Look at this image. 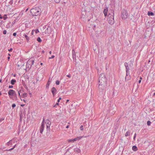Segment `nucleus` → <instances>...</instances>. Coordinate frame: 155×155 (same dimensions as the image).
Segmentation results:
<instances>
[{
  "mask_svg": "<svg viewBox=\"0 0 155 155\" xmlns=\"http://www.w3.org/2000/svg\"><path fill=\"white\" fill-rule=\"evenodd\" d=\"M114 11L113 10H109L108 15L109 17L108 19V23L111 25L113 24L114 22Z\"/></svg>",
  "mask_w": 155,
  "mask_h": 155,
  "instance_id": "1",
  "label": "nucleus"
},
{
  "mask_svg": "<svg viewBox=\"0 0 155 155\" xmlns=\"http://www.w3.org/2000/svg\"><path fill=\"white\" fill-rule=\"evenodd\" d=\"M41 12V9L38 7H35L31 10V13L33 16H39Z\"/></svg>",
  "mask_w": 155,
  "mask_h": 155,
  "instance_id": "2",
  "label": "nucleus"
},
{
  "mask_svg": "<svg viewBox=\"0 0 155 155\" xmlns=\"http://www.w3.org/2000/svg\"><path fill=\"white\" fill-rule=\"evenodd\" d=\"M107 79L105 77V74L103 73L101 74L99 78V83L101 84H106Z\"/></svg>",
  "mask_w": 155,
  "mask_h": 155,
  "instance_id": "3",
  "label": "nucleus"
},
{
  "mask_svg": "<svg viewBox=\"0 0 155 155\" xmlns=\"http://www.w3.org/2000/svg\"><path fill=\"white\" fill-rule=\"evenodd\" d=\"M99 89L100 92H105V89L106 86V84L104 85V84H101L99 83Z\"/></svg>",
  "mask_w": 155,
  "mask_h": 155,
  "instance_id": "4",
  "label": "nucleus"
},
{
  "mask_svg": "<svg viewBox=\"0 0 155 155\" xmlns=\"http://www.w3.org/2000/svg\"><path fill=\"white\" fill-rule=\"evenodd\" d=\"M93 29L95 31L97 37H98L99 36V34H101V32H102V31L101 30L100 28L98 27H96V26L95 25L94 26Z\"/></svg>",
  "mask_w": 155,
  "mask_h": 155,
  "instance_id": "5",
  "label": "nucleus"
},
{
  "mask_svg": "<svg viewBox=\"0 0 155 155\" xmlns=\"http://www.w3.org/2000/svg\"><path fill=\"white\" fill-rule=\"evenodd\" d=\"M34 60L31 59H29L27 62L26 67V68L30 69L32 65L34 64Z\"/></svg>",
  "mask_w": 155,
  "mask_h": 155,
  "instance_id": "6",
  "label": "nucleus"
},
{
  "mask_svg": "<svg viewBox=\"0 0 155 155\" xmlns=\"http://www.w3.org/2000/svg\"><path fill=\"white\" fill-rule=\"evenodd\" d=\"M122 18L123 19H126L128 17V13L127 11L124 9L122 10L121 15Z\"/></svg>",
  "mask_w": 155,
  "mask_h": 155,
  "instance_id": "7",
  "label": "nucleus"
},
{
  "mask_svg": "<svg viewBox=\"0 0 155 155\" xmlns=\"http://www.w3.org/2000/svg\"><path fill=\"white\" fill-rule=\"evenodd\" d=\"M17 91H18V95L19 97H21V95H20L21 93H22L24 91V89L22 86L18 88L17 89Z\"/></svg>",
  "mask_w": 155,
  "mask_h": 155,
  "instance_id": "8",
  "label": "nucleus"
},
{
  "mask_svg": "<svg viewBox=\"0 0 155 155\" xmlns=\"http://www.w3.org/2000/svg\"><path fill=\"white\" fill-rule=\"evenodd\" d=\"M45 120L43 118V120L41 123V126L40 127V133L41 134H42V132L44 130V129L45 127Z\"/></svg>",
  "mask_w": 155,
  "mask_h": 155,
  "instance_id": "9",
  "label": "nucleus"
},
{
  "mask_svg": "<svg viewBox=\"0 0 155 155\" xmlns=\"http://www.w3.org/2000/svg\"><path fill=\"white\" fill-rule=\"evenodd\" d=\"M45 123L46 124L47 130H50V127L51 124L50 121L48 119L46 120Z\"/></svg>",
  "mask_w": 155,
  "mask_h": 155,
  "instance_id": "10",
  "label": "nucleus"
},
{
  "mask_svg": "<svg viewBox=\"0 0 155 155\" xmlns=\"http://www.w3.org/2000/svg\"><path fill=\"white\" fill-rule=\"evenodd\" d=\"M124 66H125V68H126V73L129 72V70H130V68H129V66L128 65L127 63L125 62L124 63Z\"/></svg>",
  "mask_w": 155,
  "mask_h": 155,
  "instance_id": "11",
  "label": "nucleus"
},
{
  "mask_svg": "<svg viewBox=\"0 0 155 155\" xmlns=\"http://www.w3.org/2000/svg\"><path fill=\"white\" fill-rule=\"evenodd\" d=\"M108 11V8L106 7L104 8L103 11V13L104 14V16L106 17L107 15V12Z\"/></svg>",
  "mask_w": 155,
  "mask_h": 155,
  "instance_id": "12",
  "label": "nucleus"
},
{
  "mask_svg": "<svg viewBox=\"0 0 155 155\" xmlns=\"http://www.w3.org/2000/svg\"><path fill=\"white\" fill-rule=\"evenodd\" d=\"M14 94H15V91L13 90H10L8 92L9 96H13Z\"/></svg>",
  "mask_w": 155,
  "mask_h": 155,
  "instance_id": "13",
  "label": "nucleus"
},
{
  "mask_svg": "<svg viewBox=\"0 0 155 155\" xmlns=\"http://www.w3.org/2000/svg\"><path fill=\"white\" fill-rule=\"evenodd\" d=\"M80 138H79V137H78L76 138H74L73 139H69L68 140V142H74L75 141H76L77 140H79Z\"/></svg>",
  "mask_w": 155,
  "mask_h": 155,
  "instance_id": "14",
  "label": "nucleus"
},
{
  "mask_svg": "<svg viewBox=\"0 0 155 155\" xmlns=\"http://www.w3.org/2000/svg\"><path fill=\"white\" fill-rule=\"evenodd\" d=\"M129 74V72L126 73V75L125 78V81H127L130 79L131 77Z\"/></svg>",
  "mask_w": 155,
  "mask_h": 155,
  "instance_id": "15",
  "label": "nucleus"
},
{
  "mask_svg": "<svg viewBox=\"0 0 155 155\" xmlns=\"http://www.w3.org/2000/svg\"><path fill=\"white\" fill-rule=\"evenodd\" d=\"M51 91L53 95V96H54V95L56 94V92H57V90L56 88L54 87H53L51 89Z\"/></svg>",
  "mask_w": 155,
  "mask_h": 155,
  "instance_id": "16",
  "label": "nucleus"
},
{
  "mask_svg": "<svg viewBox=\"0 0 155 155\" xmlns=\"http://www.w3.org/2000/svg\"><path fill=\"white\" fill-rule=\"evenodd\" d=\"M51 80V79L50 78H49L48 80V81L46 84V87H49Z\"/></svg>",
  "mask_w": 155,
  "mask_h": 155,
  "instance_id": "17",
  "label": "nucleus"
},
{
  "mask_svg": "<svg viewBox=\"0 0 155 155\" xmlns=\"http://www.w3.org/2000/svg\"><path fill=\"white\" fill-rule=\"evenodd\" d=\"M12 140H10L9 142H8L6 143V145L8 146L12 145Z\"/></svg>",
  "mask_w": 155,
  "mask_h": 155,
  "instance_id": "18",
  "label": "nucleus"
},
{
  "mask_svg": "<svg viewBox=\"0 0 155 155\" xmlns=\"http://www.w3.org/2000/svg\"><path fill=\"white\" fill-rule=\"evenodd\" d=\"M72 56L73 59L75 58H76V54H75V51L74 50H72Z\"/></svg>",
  "mask_w": 155,
  "mask_h": 155,
  "instance_id": "19",
  "label": "nucleus"
},
{
  "mask_svg": "<svg viewBox=\"0 0 155 155\" xmlns=\"http://www.w3.org/2000/svg\"><path fill=\"white\" fill-rule=\"evenodd\" d=\"M132 149L134 151H136L137 150V147L136 146H134L132 147Z\"/></svg>",
  "mask_w": 155,
  "mask_h": 155,
  "instance_id": "20",
  "label": "nucleus"
},
{
  "mask_svg": "<svg viewBox=\"0 0 155 155\" xmlns=\"http://www.w3.org/2000/svg\"><path fill=\"white\" fill-rule=\"evenodd\" d=\"M16 82V81L14 79H12L11 81V84L12 85H14Z\"/></svg>",
  "mask_w": 155,
  "mask_h": 155,
  "instance_id": "21",
  "label": "nucleus"
},
{
  "mask_svg": "<svg viewBox=\"0 0 155 155\" xmlns=\"http://www.w3.org/2000/svg\"><path fill=\"white\" fill-rule=\"evenodd\" d=\"M148 16H153L154 15V14L153 13V12H150V11H149V12H148Z\"/></svg>",
  "mask_w": 155,
  "mask_h": 155,
  "instance_id": "22",
  "label": "nucleus"
},
{
  "mask_svg": "<svg viewBox=\"0 0 155 155\" xmlns=\"http://www.w3.org/2000/svg\"><path fill=\"white\" fill-rule=\"evenodd\" d=\"M22 95L23 98L26 97L27 96L28 94L26 93H24L22 94L21 95Z\"/></svg>",
  "mask_w": 155,
  "mask_h": 155,
  "instance_id": "23",
  "label": "nucleus"
},
{
  "mask_svg": "<svg viewBox=\"0 0 155 155\" xmlns=\"http://www.w3.org/2000/svg\"><path fill=\"white\" fill-rule=\"evenodd\" d=\"M130 134V131L128 130L127 132H126L125 136L126 137H127L129 136Z\"/></svg>",
  "mask_w": 155,
  "mask_h": 155,
  "instance_id": "24",
  "label": "nucleus"
},
{
  "mask_svg": "<svg viewBox=\"0 0 155 155\" xmlns=\"http://www.w3.org/2000/svg\"><path fill=\"white\" fill-rule=\"evenodd\" d=\"M23 36L26 38L27 41H28L29 40V38L25 34H24L23 35Z\"/></svg>",
  "mask_w": 155,
  "mask_h": 155,
  "instance_id": "25",
  "label": "nucleus"
},
{
  "mask_svg": "<svg viewBox=\"0 0 155 155\" xmlns=\"http://www.w3.org/2000/svg\"><path fill=\"white\" fill-rule=\"evenodd\" d=\"M16 146V144L13 147H12V148H11V149H9V150H6V151H10V150H12Z\"/></svg>",
  "mask_w": 155,
  "mask_h": 155,
  "instance_id": "26",
  "label": "nucleus"
},
{
  "mask_svg": "<svg viewBox=\"0 0 155 155\" xmlns=\"http://www.w3.org/2000/svg\"><path fill=\"white\" fill-rule=\"evenodd\" d=\"M37 41L39 42H41V40L40 37H38L37 38Z\"/></svg>",
  "mask_w": 155,
  "mask_h": 155,
  "instance_id": "27",
  "label": "nucleus"
},
{
  "mask_svg": "<svg viewBox=\"0 0 155 155\" xmlns=\"http://www.w3.org/2000/svg\"><path fill=\"white\" fill-rule=\"evenodd\" d=\"M3 19L4 20H5L7 18V15H4V16H3Z\"/></svg>",
  "mask_w": 155,
  "mask_h": 155,
  "instance_id": "28",
  "label": "nucleus"
},
{
  "mask_svg": "<svg viewBox=\"0 0 155 155\" xmlns=\"http://www.w3.org/2000/svg\"><path fill=\"white\" fill-rule=\"evenodd\" d=\"M151 123V122H150V121L149 120L147 121V125H148V126L150 125Z\"/></svg>",
  "mask_w": 155,
  "mask_h": 155,
  "instance_id": "29",
  "label": "nucleus"
},
{
  "mask_svg": "<svg viewBox=\"0 0 155 155\" xmlns=\"http://www.w3.org/2000/svg\"><path fill=\"white\" fill-rule=\"evenodd\" d=\"M56 84L57 85H59L60 84V82L59 81L57 80L56 81Z\"/></svg>",
  "mask_w": 155,
  "mask_h": 155,
  "instance_id": "30",
  "label": "nucleus"
},
{
  "mask_svg": "<svg viewBox=\"0 0 155 155\" xmlns=\"http://www.w3.org/2000/svg\"><path fill=\"white\" fill-rule=\"evenodd\" d=\"M54 1L56 3H58L60 2V0H54Z\"/></svg>",
  "mask_w": 155,
  "mask_h": 155,
  "instance_id": "31",
  "label": "nucleus"
},
{
  "mask_svg": "<svg viewBox=\"0 0 155 155\" xmlns=\"http://www.w3.org/2000/svg\"><path fill=\"white\" fill-rule=\"evenodd\" d=\"M7 33V31L6 30H4L3 31V33L4 35H5Z\"/></svg>",
  "mask_w": 155,
  "mask_h": 155,
  "instance_id": "32",
  "label": "nucleus"
},
{
  "mask_svg": "<svg viewBox=\"0 0 155 155\" xmlns=\"http://www.w3.org/2000/svg\"><path fill=\"white\" fill-rule=\"evenodd\" d=\"M16 106V104H13L12 105V107L13 108H14Z\"/></svg>",
  "mask_w": 155,
  "mask_h": 155,
  "instance_id": "33",
  "label": "nucleus"
},
{
  "mask_svg": "<svg viewBox=\"0 0 155 155\" xmlns=\"http://www.w3.org/2000/svg\"><path fill=\"white\" fill-rule=\"evenodd\" d=\"M54 58V55H52L51 57H49V59L53 58Z\"/></svg>",
  "mask_w": 155,
  "mask_h": 155,
  "instance_id": "34",
  "label": "nucleus"
},
{
  "mask_svg": "<svg viewBox=\"0 0 155 155\" xmlns=\"http://www.w3.org/2000/svg\"><path fill=\"white\" fill-rule=\"evenodd\" d=\"M35 32L36 34H37L39 32L38 30V29H36L35 30Z\"/></svg>",
  "mask_w": 155,
  "mask_h": 155,
  "instance_id": "35",
  "label": "nucleus"
},
{
  "mask_svg": "<svg viewBox=\"0 0 155 155\" xmlns=\"http://www.w3.org/2000/svg\"><path fill=\"white\" fill-rule=\"evenodd\" d=\"M59 103L58 102V103H56V104H55L54 105V107H56V105H59Z\"/></svg>",
  "mask_w": 155,
  "mask_h": 155,
  "instance_id": "36",
  "label": "nucleus"
},
{
  "mask_svg": "<svg viewBox=\"0 0 155 155\" xmlns=\"http://www.w3.org/2000/svg\"><path fill=\"white\" fill-rule=\"evenodd\" d=\"M80 129L81 130H83V126L81 125L80 127Z\"/></svg>",
  "mask_w": 155,
  "mask_h": 155,
  "instance_id": "37",
  "label": "nucleus"
},
{
  "mask_svg": "<svg viewBox=\"0 0 155 155\" xmlns=\"http://www.w3.org/2000/svg\"><path fill=\"white\" fill-rule=\"evenodd\" d=\"M66 76L69 78L71 77V75L70 74H69L68 75H67Z\"/></svg>",
  "mask_w": 155,
  "mask_h": 155,
  "instance_id": "38",
  "label": "nucleus"
},
{
  "mask_svg": "<svg viewBox=\"0 0 155 155\" xmlns=\"http://www.w3.org/2000/svg\"><path fill=\"white\" fill-rule=\"evenodd\" d=\"M136 133H135V134H134V140H135V138H136Z\"/></svg>",
  "mask_w": 155,
  "mask_h": 155,
  "instance_id": "39",
  "label": "nucleus"
},
{
  "mask_svg": "<svg viewBox=\"0 0 155 155\" xmlns=\"http://www.w3.org/2000/svg\"><path fill=\"white\" fill-rule=\"evenodd\" d=\"M61 97L59 98L58 100V101H57L58 102H60V100H61Z\"/></svg>",
  "mask_w": 155,
  "mask_h": 155,
  "instance_id": "40",
  "label": "nucleus"
},
{
  "mask_svg": "<svg viewBox=\"0 0 155 155\" xmlns=\"http://www.w3.org/2000/svg\"><path fill=\"white\" fill-rule=\"evenodd\" d=\"M77 151L78 152H80L81 150H80V149H78V148H77Z\"/></svg>",
  "mask_w": 155,
  "mask_h": 155,
  "instance_id": "41",
  "label": "nucleus"
},
{
  "mask_svg": "<svg viewBox=\"0 0 155 155\" xmlns=\"http://www.w3.org/2000/svg\"><path fill=\"white\" fill-rule=\"evenodd\" d=\"M13 50V49L12 48H11L10 49L8 50V51H12Z\"/></svg>",
  "mask_w": 155,
  "mask_h": 155,
  "instance_id": "42",
  "label": "nucleus"
},
{
  "mask_svg": "<svg viewBox=\"0 0 155 155\" xmlns=\"http://www.w3.org/2000/svg\"><path fill=\"white\" fill-rule=\"evenodd\" d=\"M13 35L14 36H16V32L14 33H13Z\"/></svg>",
  "mask_w": 155,
  "mask_h": 155,
  "instance_id": "43",
  "label": "nucleus"
},
{
  "mask_svg": "<svg viewBox=\"0 0 155 155\" xmlns=\"http://www.w3.org/2000/svg\"><path fill=\"white\" fill-rule=\"evenodd\" d=\"M13 87V86H12V85H10L9 86V88H12Z\"/></svg>",
  "mask_w": 155,
  "mask_h": 155,
  "instance_id": "44",
  "label": "nucleus"
},
{
  "mask_svg": "<svg viewBox=\"0 0 155 155\" xmlns=\"http://www.w3.org/2000/svg\"><path fill=\"white\" fill-rule=\"evenodd\" d=\"M3 18L2 15L0 14V19H2Z\"/></svg>",
  "mask_w": 155,
  "mask_h": 155,
  "instance_id": "45",
  "label": "nucleus"
},
{
  "mask_svg": "<svg viewBox=\"0 0 155 155\" xmlns=\"http://www.w3.org/2000/svg\"><path fill=\"white\" fill-rule=\"evenodd\" d=\"M141 80H139V81H138V83L139 84L141 82Z\"/></svg>",
  "mask_w": 155,
  "mask_h": 155,
  "instance_id": "46",
  "label": "nucleus"
},
{
  "mask_svg": "<svg viewBox=\"0 0 155 155\" xmlns=\"http://www.w3.org/2000/svg\"><path fill=\"white\" fill-rule=\"evenodd\" d=\"M25 105V104H22L21 105V107H24Z\"/></svg>",
  "mask_w": 155,
  "mask_h": 155,
  "instance_id": "47",
  "label": "nucleus"
},
{
  "mask_svg": "<svg viewBox=\"0 0 155 155\" xmlns=\"http://www.w3.org/2000/svg\"><path fill=\"white\" fill-rule=\"evenodd\" d=\"M7 58H8V61H9V59H10V57H9V56Z\"/></svg>",
  "mask_w": 155,
  "mask_h": 155,
  "instance_id": "48",
  "label": "nucleus"
},
{
  "mask_svg": "<svg viewBox=\"0 0 155 155\" xmlns=\"http://www.w3.org/2000/svg\"><path fill=\"white\" fill-rule=\"evenodd\" d=\"M22 120H21V116H20V121H21Z\"/></svg>",
  "mask_w": 155,
  "mask_h": 155,
  "instance_id": "49",
  "label": "nucleus"
},
{
  "mask_svg": "<svg viewBox=\"0 0 155 155\" xmlns=\"http://www.w3.org/2000/svg\"><path fill=\"white\" fill-rule=\"evenodd\" d=\"M28 10V8H27L25 10V12H26Z\"/></svg>",
  "mask_w": 155,
  "mask_h": 155,
  "instance_id": "50",
  "label": "nucleus"
},
{
  "mask_svg": "<svg viewBox=\"0 0 155 155\" xmlns=\"http://www.w3.org/2000/svg\"><path fill=\"white\" fill-rule=\"evenodd\" d=\"M49 53L50 54H51V51H50L49 52Z\"/></svg>",
  "mask_w": 155,
  "mask_h": 155,
  "instance_id": "51",
  "label": "nucleus"
},
{
  "mask_svg": "<svg viewBox=\"0 0 155 155\" xmlns=\"http://www.w3.org/2000/svg\"><path fill=\"white\" fill-rule=\"evenodd\" d=\"M66 128H69V126H68V125L67 126H66Z\"/></svg>",
  "mask_w": 155,
  "mask_h": 155,
  "instance_id": "52",
  "label": "nucleus"
},
{
  "mask_svg": "<svg viewBox=\"0 0 155 155\" xmlns=\"http://www.w3.org/2000/svg\"><path fill=\"white\" fill-rule=\"evenodd\" d=\"M13 96H17V95H16V94L15 93V94H14Z\"/></svg>",
  "mask_w": 155,
  "mask_h": 155,
  "instance_id": "53",
  "label": "nucleus"
},
{
  "mask_svg": "<svg viewBox=\"0 0 155 155\" xmlns=\"http://www.w3.org/2000/svg\"><path fill=\"white\" fill-rule=\"evenodd\" d=\"M2 80L1 79H0V82L2 83Z\"/></svg>",
  "mask_w": 155,
  "mask_h": 155,
  "instance_id": "54",
  "label": "nucleus"
},
{
  "mask_svg": "<svg viewBox=\"0 0 155 155\" xmlns=\"http://www.w3.org/2000/svg\"><path fill=\"white\" fill-rule=\"evenodd\" d=\"M155 92H154V93H153V96H155Z\"/></svg>",
  "mask_w": 155,
  "mask_h": 155,
  "instance_id": "55",
  "label": "nucleus"
},
{
  "mask_svg": "<svg viewBox=\"0 0 155 155\" xmlns=\"http://www.w3.org/2000/svg\"><path fill=\"white\" fill-rule=\"evenodd\" d=\"M69 101V100H67V103Z\"/></svg>",
  "mask_w": 155,
  "mask_h": 155,
  "instance_id": "56",
  "label": "nucleus"
},
{
  "mask_svg": "<svg viewBox=\"0 0 155 155\" xmlns=\"http://www.w3.org/2000/svg\"><path fill=\"white\" fill-rule=\"evenodd\" d=\"M142 78L141 77H140V80H141Z\"/></svg>",
  "mask_w": 155,
  "mask_h": 155,
  "instance_id": "57",
  "label": "nucleus"
},
{
  "mask_svg": "<svg viewBox=\"0 0 155 155\" xmlns=\"http://www.w3.org/2000/svg\"><path fill=\"white\" fill-rule=\"evenodd\" d=\"M8 55H9V56L10 57V56H11V55H10V54H8Z\"/></svg>",
  "mask_w": 155,
  "mask_h": 155,
  "instance_id": "58",
  "label": "nucleus"
},
{
  "mask_svg": "<svg viewBox=\"0 0 155 155\" xmlns=\"http://www.w3.org/2000/svg\"><path fill=\"white\" fill-rule=\"evenodd\" d=\"M41 64V65H42V64H43V63H41V64Z\"/></svg>",
  "mask_w": 155,
  "mask_h": 155,
  "instance_id": "59",
  "label": "nucleus"
},
{
  "mask_svg": "<svg viewBox=\"0 0 155 155\" xmlns=\"http://www.w3.org/2000/svg\"><path fill=\"white\" fill-rule=\"evenodd\" d=\"M0 95H2V94L1 93V92H0Z\"/></svg>",
  "mask_w": 155,
  "mask_h": 155,
  "instance_id": "60",
  "label": "nucleus"
},
{
  "mask_svg": "<svg viewBox=\"0 0 155 155\" xmlns=\"http://www.w3.org/2000/svg\"><path fill=\"white\" fill-rule=\"evenodd\" d=\"M150 62V60H149V61H148V63H149V62Z\"/></svg>",
  "mask_w": 155,
  "mask_h": 155,
  "instance_id": "61",
  "label": "nucleus"
},
{
  "mask_svg": "<svg viewBox=\"0 0 155 155\" xmlns=\"http://www.w3.org/2000/svg\"><path fill=\"white\" fill-rule=\"evenodd\" d=\"M44 51H42V52L43 53H44Z\"/></svg>",
  "mask_w": 155,
  "mask_h": 155,
  "instance_id": "62",
  "label": "nucleus"
},
{
  "mask_svg": "<svg viewBox=\"0 0 155 155\" xmlns=\"http://www.w3.org/2000/svg\"><path fill=\"white\" fill-rule=\"evenodd\" d=\"M14 76H15V74L14 75Z\"/></svg>",
  "mask_w": 155,
  "mask_h": 155,
  "instance_id": "63",
  "label": "nucleus"
},
{
  "mask_svg": "<svg viewBox=\"0 0 155 155\" xmlns=\"http://www.w3.org/2000/svg\"><path fill=\"white\" fill-rule=\"evenodd\" d=\"M23 101H25V100H23Z\"/></svg>",
  "mask_w": 155,
  "mask_h": 155,
  "instance_id": "64",
  "label": "nucleus"
}]
</instances>
